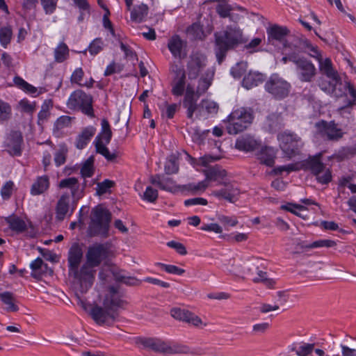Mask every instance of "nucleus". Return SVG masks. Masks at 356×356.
I'll return each mask as SVG.
<instances>
[{
  "instance_id": "1",
  "label": "nucleus",
  "mask_w": 356,
  "mask_h": 356,
  "mask_svg": "<svg viewBox=\"0 0 356 356\" xmlns=\"http://www.w3.org/2000/svg\"><path fill=\"white\" fill-rule=\"evenodd\" d=\"M135 343L142 346L144 348H149L165 356L193 353L191 348L186 345L158 338L139 337L135 339Z\"/></svg>"
},
{
  "instance_id": "2",
  "label": "nucleus",
  "mask_w": 356,
  "mask_h": 356,
  "mask_svg": "<svg viewBox=\"0 0 356 356\" xmlns=\"http://www.w3.org/2000/svg\"><path fill=\"white\" fill-rule=\"evenodd\" d=\"M95 268V266L88 264V262L85 261L79 270V268H76L69 272L70 275H73L76 280L74 282L75 301L85 311H88V308L85 300L80 295L86 293L91 287L96 272Z\"/></svg>"
},
{
  "instance_id": "3",
  "label": "nucleus",
  "mask_w": 356,
  "mask_h": 356,
  "mask_svg": "<svg viewBox=\"0 0 356 356\" xmlns=\"http://www.w3.org/2000/svg\"><path fill=\"white\" fill-rule=\"evenodd\" d=\"M215 39L216 56L220 64L227 52L242 42V33L238 29L227 27L225 31L216 33Z\"/></svg>"
},
{
  "instance_id": "4",
  "label": "nucleus",
  "mask_w": 356,
  "mask_h": 356,
  "mask_svg": "<svg viewBox=\"0 0 356 356\" xmlns=\"http://www.w3.org/2000/svg\"><path fill=\"white\" fill-rule=\"evenodd\" d=\"M254 119L253 110L251 108H237L228 115L226 129L229 134L236 135L245 130Z\"/></svg>"
},
{
  "instance_id": "5",
  "label": "nucleus",
  "mask_w": 356,
  "mask_h": 356,
  "mask_svg": "<svg viewBox=\"0 0 356 356\" xmlns=\"http://www.w3.org/2000/svg\"><path fill=\"white\" fill-rule=\"evenodd\" d=\"M111 221V213L101 206L95 207L91 213L89 230L92 235H104L106 234Z\"/></svg>"
},
{
  "instance_id": "6",
  "label": "nucleus",
  "mask_w": 356,
  "mask_h": 356,
  "mask_svg": "<svg viewBox=\"0 0 356 356\" xmlns=\"http://www.w3.org/2000/svg\"><path fill=\"white\" fill-rule=\"evenodd\" d=\"M101 132L96 136L94 141L96 152L105 157L109 161H114L117 154L115 152H110L106 147L112 138V131L108 121L103 119L101 122Z\"/></svg>"
},
{
  "instance_id": "7",
  "label": "nucleus",
  "mask_w": 356,
  "mask_h": 356,
  "mask_svg": "<svg viewBox=\"0 0 356 356\" xmlns=\"http://www.w3.org/2000/svg\"><path fill=\"white\" fill-rule=\"evenodd\" d=\"M280 147L284 155L289 158L298 154L303 145L302 139L298 134L285 131L277 135Z\"/></svg>"
},
{
  "instance_id": "8",
  "label": "nucleus",
  "mask_w": 356,
  "mask_h": 356,
  "mask_svg": "<svg viewBox=\"0 0 356 356\" xmlns=\"http://www.w3.org/2000/svg\"><path fill=\"white\" fill-rule=\"evenodd\" d=\"M92 98L81 90L73 92L67 100V106L70 109H79L90 116L94 117Z\"/></svg>"
},
{
  "instance_id": "9",
  "label": "nucleus",
  "mask_w": 356,
  "mask_h": 356,
  "mask_svg": "<svg viewBox=\"0 0 356 356\" xmlns=\"http://www.w3.org/2000/svg\"><path fill=\"white\" fill-rule=\"evenodd\" d=\"M264 87L275 99H282L288 96L291 85L278 74H273L266 81Z\"/></svg>"
},
{
  "instance_id": "10",
  "label": "nucleus",
  "mask_w": 356,
  "mask_h": 356,
  "mask_svg": "<svg viewBox=\"0 0 356 356\" xmlns=\"http://www.w3.org/2000/svg\"><path fill=\"white\" fill-rule=\"evenodd\" d=\"M316 133L323 139L337 142L341 139L344 135L343 130L334 121L321 120L315 124Z\"/></svg>"
},
{
  "instance_id": "11",
  "label": "nucleus",
  "mask_w": 356,
  "mask_h": 356,
  "mask_svg": "<svg viewBox=\"0 0 356 356\" xmlns=\"http://www.w3.org/2000/svg\"><path fill=\"white\" fill-rule=\"evenodd\" d=\"M245 277L251 279L254 282H262L268 287H272L275 284L274 280L268 278L266 272L260 268L258 260L245 264Z\"/></svg>"
},
{
  "instance_id": "12",
  "label": "nucleus",
  "mask_w": 356,
  "mask_h": 356,
  "mask_svg": "<svg viewBox=\"0 0 356 356\" xmlns=\"http://www.w3.org/2000/svg\"><path fill=\"white\" fill-rule=\"evenodd\" d=\"M293 63L296 65V70L299 79L302 81L309 82L316 74V68L314 64L304 57H292Z\"/></svg>"
},
{
  "instance_id": "13",
  "label": "nucleus",
  "mask_w": 356,
  "mask_h": 356,
  "mask_svg": "<svg viewBox=\"0 0 356 356\" xmlns=\"http://www.w3.org/2000/svg\"><path fill=\"white\" fill-rule=\"evenodd\" d=\"M218 184L223 186V188L213 191L211 193V195L219 200H225L230 203H234L237 201L240 195V191L234 183L220 181Z\"/></svg>"
},
{
  "instance_id": "14",
  "label": "nucleus",
  "mask_w": 356,
  "mask_h": 356,
  "mask_svg": "<svg viewBox=\"0 0 356 356\" xmlns=\"http://www.w3.org/2000/svg\"><path fill=\"white\" fill-rule=\"evenodd\" d=\"M107 256V250L102 244H94L88 248L86 254V261L95 267L99 266Z\"/></svg>"
},
{
  "instance_id": "15",
  "label": "nucleus",
  "mask_w": 356,
  "mask_h": 356,
  "mask_svg": "<svg viewBox=\"0 0 356 356\" xmlns=\"http://www.w3.org/2000/svg\"><path fill=\"white\" fill-rule=\"evenodd\" d=\"M199 95L195 93L193 88L188 85L186 90V94L183 100V106L187 109V117L190 119L193 118L195 111L201 116V111L200 105L197 104Z\"/></svg>"
},
{
  "instance_id": "16",
  "label": "nucleus",
  "mask_w": 356,
  "mask_h": 356,
  "mask_svg": "<svg viewBox=\"0 0 356 356\" xmlns=\"http://www.w3.org/2000/svg\"><path fill=\"white\" fill-rule=\"evenodd\" d=\"M207 65V58L200 53L193 54L187 65V72L190 79H195Z\"/></svg>"
},
{
  "instance_id": "17",
  "label": "nucleus",
  "mask_w": 356,
  "mask_h": 356,
  "mask_svg": "<svg viewBox=\"0 0 356 356\" xmlns=\"http://www.w3.org/2000/svg\"><path fill=\"white\" fill-rule=\"evenodd\" d=\"M187 42L178 35H172L168 42V48L172 55L176 58H183L186 56Z\"/></svg>"
},
{
  "instance_id": "18",
  "label": "nucleus",
  "mask_w": 356,
  "mask_h": 356,
  "mask_svg": "<svg viewBox=\"0 0 356 356\" xmlns=\"http://www.w3.org/2000/svg\"><path fill=\"white\" fill-rule=\"evenodd\" d=\"M83 258V250L80 245L74 243L72 245L68 252L69 272L79 268Z\"/></svg>"
},
{
  "instance_id": "19",
  "label": "nucleus",
  "mask_w": 356,
  "mask_h": 356,
  "mask_svg": "<svg viewBox=\"0 0 356 356\" xmlns=\"http://www.w3.org/2000/svg\"><path fill=\"white\" fill-rule=\"evenodd\" d=\"M259 143L252 136L246 135L239 137L235 143L236 149L244 152H252L259 147Z\"/></svg>"
},
{
  "instance_id": "20",
  "label": "nucleus",
  "mask_w": 356,
  "mask_h": 356,
  "mask_svg": "<svg viewBox=\"0 0 356 356\" xmlns=\"http://www.w3.org/2000/svg\"><path fill=\"white\" fill-rule=\"evenodd\" d=\"M321 154L309 156L303 161L302 165L307 170L311 172L313 175L318 172H321L322 170L326 168L325 165L321 160Z\"/></svg>"
},
{
  "instance_id": "21",
  "label": "nucleus",
  "mask_w": 356,
  "mask_h": 356,
  "mask_svg": "<svg viewBox=\"0 0 356 356\" xmlns=\"http://www.w3.org/2000/svg\"><path fill=\"white\" fill-rule=\"evenodd\" d=\"M22 136L19 133H13L10 135L6 151L12 156L20 155L22 153Z\"/></svg>"
},
{
  "instance_id": "22",
  "label": "nucleus",
  "mask_w": 356,
  "mask_h": 356,
  "mask_svg": "<svg viewBox=\"0 0 356 356\" xmlns=\"http://www.w3.org/2000/svg\"><path fill=\"white\" fill-rule=\"evenodd\" d=\"M90 317L99 325H111L118 318V313H88Z\"/></svg>"
},
{
  "instance_id": "23",
  "label": "nucleus",
  "mask_w": 356,
  "mask_h": 356,
  "mask_svg": "<svg viewBox=\"0 0 356 356\" xmlns=\"http://www.w3.org/2000/svg\"><path fill=\"white\" fill-rule=\"evenodd\" d=\"M257 156L261 163L271 167L275 163L276 152L273 147H264L259 150Z\"/></svg>"
},
{
  "instance_id": "24",
  "label": "nucleus",
  "mask_w": 356,
  "mask_h": 356,
  "mask_svg": "<svg viewBox=\"0 0 356 356\" xmlns=\"http://www.w3.org/2000/svg\"><path fill=\"white\" fill-rule=\"evenodd\" d=\"M96 129L92 126L85 127L77 136L75 146L79 149H83L95 134Z\"/></svg>"
},
{
  "instance_id": "25",
  "label": "nucleus",
  "mask_w": 356,
  "mask_h": 356,
  "mask_svg": "<svg viewBox=\"0 0 356 356\" xmlns=\"http://www.w3.org/2000/svg\"><path fill=\"white\" fill-rule=\"evenodd\" d=\"M110 297H106L104 300V305L110 309H117L118 308L124 309L123 305L124 302L118 297V290L113 286H109Z\"/></svg>"
},
{
  "instance_id": "26",
  "label": "nucleus",
  "mask_w": 356,
  "mask_h": 356,
  "mask_svg": "<svg viewBox=\"0 0 356 356\" xmlns=\"http://www.w3.org/2000/svg\"><path fill=\"white\" fill-rule=\"evenodd\" d=\"M172 316L179 321L198 326L200 325H207V323L195 314V313H173Z\"/></svg>"
},
{
  "instance_id": "27",
  "label": "nucleus",
  "mask_w": 356,
  "mask_h": 356,
  "mask_svg": "<svg viewBox=\"0 0 356 356\" xmlns=\"http://www.w3.org/2000/svg\"><path fill=\"white\" fill-rule=\"evenodd\" d=\"M245 264L241 261L235 259H229L224 264V267L230 273L236 276L244 277Z\"/></svg>"
},
{
  "instance_id": "28",
  "label": "nucleus",
  "mask_w": 356,
  "mask_h": 356,
  "mask_svg": "<svg viewBox=\"0 0 356 356\" xmlns=\"http://www.w3.org/2000/svg\"><path fill=\"white\" fill-rule=\"evenodd\" d=\"M319 68L321 72L325 74L332 81L338 82L339 76L336 70L332 67V64L330 58L319 60Z\"/></svg>"
},
{
  "instance_id": "29",
  "label": "nucleus",
  "mask_w": 356,
  "mask_h": 356,
  "mask_svg": "<svg viewBox=\"0 0 356 356\" xmlns=\"http://www.w3.org/2000/svg\"><path fill=\"white\" fill-rule=\"evenodd\" d=\"M49 187V179L47 175L38 177L31 188V194L39 195L44 193Z\"/></svg>"
},
{
  "instance_id": "30",
  "label": "nucleus",
  "mask_w": 356,
  "mask_h": 356,
  "mask_svg": "<svg viewBox=\"0 0 356 356\" xmlns=\"http://www.w3.org/2000/svg\"><path fill=\"white\" fill-rule=\"evenodd\" d=\"M58 188L70 189L74 198L79 199L81 197V195L78 194L79 191V181L75 177H69L60 180L58 184Z\"/></svg>"
},
{
  "instance_id": "31",
  "label": "nucleus",
  "mask_w": 356,
  "mask_h": 356,
  "mask_svg": "<svg viewBox=\"0 0 356 356\" xmlns=\"http://www.w3.org/2000/svg\"><path fill=\"white\" fill-rule=\"evenodd\" d=\"M206 176V179L208 181H220L227 175L226 171L220 166L216 165L214 166L209 167L204 170Z\"/></svg>"
},
{
  "instance_id": "32",
  "label": "nucleus",
  "mask_w": 356,
  "mask_h": 356,
  "mask_svg": "<svg viewBox=\"0 0 356 356\" xmlns=\"http://www.w3.org/2000/svg\"><path fill=\"white\" fill-rule=\"evenodd\" d=\"M264 81V75L258 72H250L243 79V86L247 89L257 86Z\"/></svg>"
},
{
  "instance_id": "33",
  "label": "nucleus",
  "mask_w": 356,
  "mask_h": 356,
  "mask_svg": "<svg viewBox=\"0 0 356 356\" xmlns=\"http://www.w3.org/2000/svg\"><path fill=\"white\" fill-rule=\"evenodd\" d=\"M69 209V195L63 194L58 200L56 206V218L59 220L64 219Z\"/></svg>"
},
{
  "instance_id": "34",
  "label": "nucleus",
  "mask_w": 356,
  "mask_h": 356,
  "mask_svg": "<svg viewBox=\"0 0 356 356\" xmlns=\"http://www.w3.org/2000/svg\"><path fill=\"white\" fill-rule=\"evenodd\" d=\"M84 76V72L81 67H78L74 70V71L72 72L71 77H70V81L72 83H76L79 85V86H85L87 88H92L94 83V80L90 78L88 81H86L84 83H82V80Z\"/></svg>"
},
{
  "instance_id": "35",
  "label": "nucleus",
  "mask_w": 356,
  "mask_h": 356,
  "mask_svg": "<svg viewBox=\"0 0 356 356\" xmlns=\"http://www.w3.org/2000/svg\"><path fill=\"white\" fill-rule=\"evenodd\" d=\"M289 33L286 27L273 25L267 29V34L269 39L282 40Z\"/></svg>"
},
{
  "instance_id": "36",
  "label": "nucleus",
  "mask_w": 356,
  "mask_h": 356,
  "mask_svg": "<svg viewBox=\"0 0 356 356\" xmlns=\"http://www.w3.org/2000/svg\"><path fill=\"white\" fill-rule=\"evenodd\" d=\"M9 227L17 232H22L26 229L25 222L18 217H8L6 219Z\"/></svg>"
},
{
  "instance_id": "37",
  "label": "nucleus",
  "mask_w": 356,
  "mask_h": 356,
  "mask_svg": "<svg viewBox=\"0 0 356 356\" xmlns=\"http://www.w3.org/2000/svg\"><path fill=\"white\" fill-rule=\"evenodd\" d=\"M68 149L65 144H60L58 149L54 154V163L56 166H60L63 165L66 161L67 156Z\"/></svg>"
},
{
  "instance_id": "38",
  "label": "nucleus",
  "mask_w": 356,
  "mask_h": 356,
  "mask_svg": "<svg viewBox=\"0 0 356 356\" xmlns=\"http://www.w3.org/2000/svg\"><path fill=\"white\" fill-rule=\"evenodd\" d=\"M69 56V49L66 44L60 42L54 50V59L57 63L65 61Z\"/></svg>"
},
{
  "instance_id": "39",
  "label": "nucleus",
  "mask_w": 356,
  "mask_h": 356,
  "mask_svg": "<svg viewBox=\"0 0 356 356\" xmlns=\"http://www.w3.org/2000/svg\"><path fill=\"white\" fill-rule=\"evenodd\" d=\"M179 78L173 84L172 88V93L175 96H181L185 89V73L183 71H179Z\"/></svg>"
},
{
  "instance_id": "40",
  "label": "nucleus",
  "mask_w": 356,
  "mask_h": 356,
  "mask_svg": "<svg viewBox=\"0 0 356 356\" xmlns=\"http://www.w3.org/2000/svg\"><path fill=\"white\" fill-rule=\"evenodd\" d=\"M278 296H280V299L278 300V302L272 305L268 304H262L261 307H260V312H272L274 310H286V308H284L282 307L284 302L286 301L285 298L282 299V297H285V293L284 292H278Z\"/></svg>"
},
{
  "instance_id": "41",
  "label": "nucleus",
  "mask_w": 356,
  "mask_h": 356,
  "mask_svg": "<svg viewBox=\"0 0 356 356\" xmlns=\"http://www.w3.org/2000/svg\"><path fill=\"white\" fill-rule=\"evenodd\" d=\"M200 108L201 111V115H204L205 111L207 114H215L218 111V105L213 101L209 99H203L200 104Z\"/></svg>"
},
{
  "instance_id": "42",
  "label": "nucleus",
  "mask_w": 356,
  "mask_h": 356,
  "mask_svg": "<svg viewBox=\"0 0 356 356\" xmlns=\"http://www.w3.org/2000/svg\"><path fill=\"white\" fill-rule=\"evenodd\" d=\"M282 120L280 115L272 113L267 117L266 124L269 127L270 131H275L282 127Z\"/></svg>"
},
{
  "instance_id": "43",
  "label": "nucleus",
  "mask_w": 356,
  "mask_h": 356,
  "mask_svg": "<svg viewBox=\"0 0 356 356\" xmlns=\"http://www.w3.org/2000/svg\"><path fill=\"white\" fill-rule=\"evenodd\" d=\"M179 171L177 159L175 155L168 157L165 164V172L168 175L175 174Z\"/></svg>"
},
{
  "instance_id": "44",
  "label": "nucleus",
  "mask_w": 356,
  "mask_h": 356,
  "mask_svg": "<svg viewBox=\"0 0 356 356\" xmlns=\"http://www.w3.org/2000/svg\"><path fill=\"white\" fill-rule=\"evenodd\" d=\"M160 184L159 188L164 191L176 192L178 189H181V186L175 185L174 181L171 178L163 177Z\"/></svg>"
},
{
  "instance_id": "45",
  "label": "nucleus",
  "mask_w": 356,
  "mask_h": 356,
  "mask_svg": "<svg viewBox=\"0 0 356 356\" xmlns=\"http://www.w3.org/2000/svg\"><path fill=\"white\" fill-rule=\"evenodd\" d=\"M94 158L90 156L83 163L81 169V174L83 177H90L94 173L93 169Z\"/></svg>"
},
{
  "instance_id": "46",
  "label": "nucleus",
  "mask_w": 356,
  "mask_h": 356,
  "mask_svg": "<svg viewBox=\"0 0 356 356\" xmlns=\"http://www.w3.org/2000/svg\"><path fill=\"white\" fill-rule=\"evenodd\" d=\"M314 176L316 181L321 184H327L332 181V172L328 168H325Z\"/></svg>"
},
{
  "instance_id": "47",
  "label": "nucleus",
  "mask_w": 356,
  "mask_h": 356,
  "mask_svg": "<svg viewBox=\"0 0 356 356\" xmlns=\"http://www.w3.org/2000/svg\"><path fill=\"white\" fill-rule=\"evenodd\" d=\"M208 187V181L207 179L200 181L197 184H188L181 186V190L197 192L199 191H204Z\"/></svg>"
},
{
  "instance_id": "48",
  "label": "nucleus",
  "mask_w": 356,
  "mask_h": 356,
  "mask_svg": "<svg viewBox=\"0 0 356 356\" xmlns=\"http://www.w3.org/2000/svg\"><path fill=\"white\" fill-rule=\"evenodd\" d=\"M148 6L141 3L135 8V22H141L146 18L148 14Z\"/></svg>"
},
{
  "instance_id": "49",
  "label": "nucleus",
  "mask_w": 356,
  "mask_h": 356,
  "mask_svg": "<svg viewBox=\"0 0 356 356\" xmlns=\"http://www.w3.org/2000/svg\"><path fill=\"white\" fill-rule=\"evenodd\" d=\"M115 186V182L110 179H105L99 182L97 185V194L102 195L104 193H109L110 189Z\"/></svg>"
},
{
  "instance_id": "50",
  "label": "nucleus",
  "mask_w": 356,
  "mask_h": 356,
  "mask_svg": "<svg viewBox=\"0 0 356 356\" xmlns=\"http://www.w3.org/2000/svg\"><path fill=\"white\" fill-rule=\"evenodd\" d=\"M49 108H50V101H45L42 106L41 110L38 115V124H42L44 121H46L49 116Z\"/></svg>"
},
{
  "instance_id": "51",
  "label": "nucleus",
  "mask_w": 356,
  "mask_h": 356,
  "mask_svg": "<svg viewBox=\"0 0 356 356\" xmlns=\"http://www.w3.org/2000/svg\"><path fill=\"white\" fill-rule=\"evenodd\" d=\"M72 118L63 115L58 118L54 123V131H59L71 125Z\"/></svg>"
},
{
  "instance_id": "52",
  "label": "nucleus",
  "mask_w": 356,
  "mask_h": 356,
  "mask_svg": "<svg viewBox=\"0 0 356 356\" xmlns=\"http://www.w3.org/2000/svg\"><path fill=\"white\" fill-rule=\"evenodd\" d=\"M12 30L10 27H3L0 29V42L1 45L6 47L10 43L12 38Z\"/></svg>"
},
{
  "instance_id": "53",
  "label": "nucleus",
  "mask_w": 356,
  "mask_h": 356,
  "mask_svg": "<svg viewBox=\"0 0 356 356\" xmlns=\"http://www.w3.org/2000/svg\"><path fill=\"white\" fill-rule=\"evenodd\" d=\"M212 78L210 77H204L200 79L198 86L197 88L196 95H201L204 92L207 91V90L209 88L211 84Z\"/></svg>"
},
{
  "instance_id": "54",
  "label": "nucleus",
  "mask_w": 356,
  "mask_h": 356,
  "mask_svg": "<svg viewBox=\"0 0 356 356\" xmlns=\"http://www.w3.org/2000/svg\"><path fill=\"white\" fill-rule=\"evenodd\" d=\"M187 34L194 39H200L203 35V31L200 24L195 23L187 29Z\"/></svg>"
},
{
  "instance_id": "55",
  "label": "nucleus",
  "mask_w": 356,
  "mask_h": 356,
  "mask_svg": "<svg viewBox=\"0 0 356 356\" xmlns=\"http://www.w3.org/2000/svg\"><path fill=\"white\" fill-rule=\"evenodd\" d=\"M58 0H40L44 13L47 15L52 14L56 9Z\"/></svg>"
},
{
  "instance_id": "56",
  "label": "nucleus",
  "mask_w": 356,
  "mask_h": 356,
  "mask_svg": "<svg viewBox=\"0 0 356 356\" xmlns=\"http://www.w3.org/2000/svg\"><path fill=\"white\" fill-rule=\"evenodd\" d=\"M10 112L9 104L0 99V123L9 118Z\"/></svg>"
},
{
  "instance_id": "57",
  "label": "nucleus",
  "mask_w": 356,
  "mask_h": 356,
  "mask_svg": "<svg viewBox=\"0 0 356 356\" xmlns=\"http://www.w3.org/2000/svg\"><path fill=\"white\" fill-rule=\"evenodd\" d=\"M282 208L296 214L298 216L305 218V216L302 212L307 211V208L302 205L299 204H291L289 206H282Z\"/></svg>"
},
{
  "instance_id": "58",
  "label": "nucleus",
  "mask_w": 356,
  "mask_h": 356,
  "mask_svg": "<svg viewBox=\"0 0 356 356\" xmlns=\"http://www.w3.org/2000/svg\"><path fill=\"white\" fill-rule=\"evenodd\" d=\"M1 300L8 305L7 309L12 310L13 312L19 310V307L14 304L13 298L10 293H3L0 295Z\"/></svg>"
},
{
  "instance_id": "59",
  "label": "nucleus",
  "mask_w": 356,
  "mask_h": 356,
  "mask_svg": "<svg viewBox=\"0 0 356 356\" xmlns=\"http://www.w3.org/2000/svg\"><path fill=\"white\" fill-rule=\"evenodd\" d=\"M104 42L101 38L95 39L89 45L88 51L92 55H96L102 50Z\"/></svg>"
},
{
  "instance_id": "60",
  "label": "nucleus",
  "mask_w": 356,
  "mask_h": 356,
  "mask_svg": "<svg viewBox=\"0 0 356 356\" xmlns=\"http://www.w3.org/2000/svg\"><path fill=\"white\" fill-rule=\"evenodd\" d=\"M31 268L33 271L32 275L35 277H37L36 273L42 270V268H47V264H44L42 259L40 257L33 261L30 265Z\"/></svg>"
},
{
  "instance_id": "61",
  "label": "nucleus",
  "mask_w": 356,
  "mask_h": 356,
  "mask_svg": "<svg viewBox=\"0 0 356 356\" xmlns=\"http://www.w3.org/2000/svg\"><path fill=\"white\" fill-rule=\"evenodd\" d=\"M158 198L157 190L151 186L147 187L144 194L143 199L149 202H154Z\"/></svg>"
},
{
  "instance_id": "62",
  "label": "nucleus",
  "mask_w": 356,
  "mask_h": 356,
  "mask_svg": "<svg viewBox=\"0 0 356 356\" xmlns=\"http://www.w3.org/2000/svg\"><path fill=\"white\" fill-rule=\"evenodd\" d=\"M13 182L7 181L1 188V195L4 200H8L12 195Z\"/></svg>"
},
{
  "instance_id": "63",
  "label": "nucleus",
  "mask_w": 356,
  "mask_h": 356,
  "mask_svg": "<svg viewBox=\"0 0 356 356\" xmlns=\"http://www.w3.org/2000/svg\"><path fill=\"white\" fill-rule=\"evenodd\" d=\"M167 245L169 248L175 249L177 252L181 255H186L187 254L186 247L184 245V244L179 242L171 241L167 243Z\"/></svg>"
},
{
  "instance_id": "64",
  "label": "nucleus",
  "mask_w": 356,
  "mask_h": 356,
  "mask_svg": "<svg viewBox=\"0 0 356 356\" xmlns=\"http://www.w3.org/2000/svg\"><path fill=\"white\" fill-rule=\"evenodd\" d=\"M232 7L230 5L227 3L218 4L216 6V12L222 17H227L229 15Z\"/></svg>"
}]
</instances>
